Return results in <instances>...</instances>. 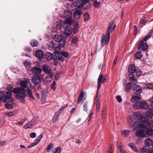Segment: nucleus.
Segmentation results:
<instances>
[{"label": "nucleus", "mask_w": 153, "mask_h": 153, "mask_svg": "<svg viewBox=\"0 0 153 153\" xmlns=\"http://www.w3.org/2000/svg\"><path fill=\"white\" fill-rule=\"evenodd\" d=\"M114 21L112 20L110 22L108 28L106 31V34H102L101 40V45L104 47L106 44L108 45L109 42L110 34L116 28V25H113Z\"/></svg>", "instance_id": "f257e3e1"}, {"label": "nucleus", "mask_w": 153, "mask_h": 153, "mask_svg": "<svg viewBox=\"0 0 153 153\" xmlns=\"http://www.w3.org/2000/svg\"><path fill=\"white\" fill-rule=\"evenodd\" d=\"M106 76H103L102 74H100L98 79L97 90L96 96L94 98V102L96 104V111L99 112L100 107V96L99 95V89L101 86V83L104 82L106 80Z\"/></svg>", "instance_id": "f03ea898"}, {"label": "nucleus", "mask_w": 153, "mask_h": 153, "mask_svg": "<svg viewBox=\"0 0 153 153\" xmlns=\"http://www.w3.org/2000/svg\"><path fill=\"white\" fill-rule=\"evenodd\" d=\"M152 36L150 35L146 36L144 37L143 40L140 42L138 44L137 49L140 50L141 49L143 51H145L148 49V45L146 43V41L149 39Z\"/></svg>", "instance_id": "7ed1b4c3"}, {"label": "nucleus", "mask_w": 153, "mask_h": 153, "mask_svg": "<svg viewBox=\"0 0 153 153\" xmlns=\"http://www.w3.org/2000/svg\"><path fill=\"white\" fill-rule=\"evenodd\" d=\"M54 40L56 42H59V45L61 47H63L66 44V41L64 38L60 35L57 34L54 36Z\"/></svg>", "instance_id": "20e7f679"}, {"label": "nucleus", "mask_w": 153, "mask_h": 153, "mask_svg": "<svg viewBox=\"0 0 153 153\" xmlns=\"http://www.w3.org/2000/svg\"><path fill=\"white\" fill-rule=\"evenodd\" d=\"M25 92V90L22 88L19 93L16 95V97L17 99H21V102L23 104L25 103V98L27 96V94Z\"/></svg>", "instance_id": "39448f33"}, {"label": "nucleus", "mask_w": 153, "mask_h": 153, "mask_svg": "<svg viewBox=\"0 0 153 153\" xmlns=\"http://www.w3.org/2000/svg\"><path fill=\"white\" fill-rule=\"evenodd\" d=\"M146 124L144 121H143L142 122L136 121L133 124V128L134 130H136L138 128H146L147 127Z\"/></svg>", "instance_id": "423d86ee"}, {"label": "nucleus", "mask_w": 153, "mask_h": 153, "mask_svg": "<svg viewBox=\"0 0 153 153\" xmlns=\"http://www.w3.org/2000/svg\"><path fill=\"white\" fill-rule=\"evenodd\" d=\"M20 85L21 87L25 89V88H29L31 87V85L30 82L27 80H24L21 81Z\"/></svg>", "instance_id": "0eeeda50"}, {"label": "nucleus", "mask_w": 153, "mask_h": 153, "mask_svg": "<svg viewBox=\"0 0 153 153\" xmlns=\"http://www.w3.org/2000/svg\"><path fill=\"white\" fill-rule=\"evenodd\" d=\"M83 2L82 0H75L74 2L73 5L78 8H82L84 5Z\"/></svg>", "instance_id": "6e6552de"}, {"label": "nucleus", "mask_w": 153, "mask_h": 153, "mask_svg": "<svg viewBox=\"0 0 153 153\" xmlns=\"http://www.w3.org/2000/svg\"><path fill=\"white\" fill-rule=\"evenodd\" d=\"M142 129V130H138L136 131V135L139 138H143L145 136V132L144 130L145 128Z\"/></svg>", "instance_id": "1a4fd4ad"}, {"label": "nucleus", "mask_w": 153, "mask_h": 153, "mask_svg": "<svg viewBox=\"0 0 153 153\" xmlns=\"http://www.w3.org/2000/svg\"><path fill=\"white\" fill-rule=\"evenodd\" d=\"M133 90L135 94L138 95L141 92L142 88L139 85H135L133 88Z\"/></svg>", "instance_id": "9d476101"}, {"label": "nucleus", "mask_w": 153, "mask_h": 153, "mask_svg": "<svg viewBox=\"0 0 153 153\" xmlns=\"http://www.w3.org/2000/svg\"><path fill=\"white\" fill-rule=\"evenodd\" d=\"M41 79L38 76H34L32 79V83L35 85H38L41 82Z\"/></svg>", "instance_id": "9b49d317"}, {"label": "nucleus", "mask_w": 153, "mask_h": 153, "mask_svg": "<svg viewBox=\"0 0 153 153\" xmlns=\"http://www.w3.org/2000/svg\"><path fill=\"white\" fill-rule=\"evenodd\" d=\"M82 13V11L80 10H75L73 14V16L74 18L75 19H79Z\"/></svg>", "instance_id": "f8f14e48"}, {"label": "nucleus", "mask_w": 153, "mask_h": 153, "mask_svg": "<svg viewBox=\"0 0 153 153\" xmlns=\"http://www.w3.org/2000/svg\"><path fill=\"white\" fill-rule=\"evenodd\" d=\"M31 71L33 74L38 75L40 74L42 71V70L40 68L37 67L33 68Z\"/></svg>", "instance_id": "ddd939ff"}, {"label": "nucleus", "mask_w": 153, "mask_h": 153, "mask_svg": "<svg viewBox=\"0 0 153 153\" xmlns=\"http://www.w3.org/2000/svg\"><path fill=\"white\" fill-rule=\"evenodd\" d=\"M42 68L43 71L48 74H52L49 67L48 65H43Z\"/></svg>", "instance_id": "4468645a"}, {"label": "nucleus", "mask_w": 153, "mask_h": 153, "mask_svg": "<svg viewBox=\"0 0 153 153\" xmlns=\"http://www.w3.org/2000/svg\"><path fill=\"white\" fill-rule=\"evenodd\" d=\"M36 120L34 119V118L33 119L27 124L25 126V128L26 129H27L30 128L33 126L34 125L35 123Z\"/></svg>", "instance_id": "2eb2a0df"}, {"label": "nucleus", "mask_w": 153, "mask_h": 153, "mask_svg": "<svg viewBox=\"0 0 153 153\" xmlns=\"http://www.w3.org/2000/svg\"><path fill=\"white\" fill-rule=\"evenodd\" d=\"M152 109H151L148 110L147 111L146 113V118L145 119V120H144L145 123H146L147 124L146 121L148 119H149V118H148V117H150L151 118V117L153 116V110H152Z\"/></svg>", "instance_id": "dca6fc26"}, {"label": "nucleus", "mask_w": 153, "mask_h": 153, "mask_svg": "<svg viewBox=\"0 0 153 153\" xmlns=\"http://www.w3.org/2000/svg\"><path fill=\"white\" fill-rule=\"evenodd\" d=\"M52 46H49V47H51V48L55 51V52L56 53V54L60 53L61 51V48L60 47L58 46L55 47L54 45V44L53 43H52Z\"/></svg>", "instance_id": "f3484780"}, {"label": "nucleus", "mask_w": 153, "mask_h": 153, "mask_svg": "<svg viewBox=\"0 0 153 153\" xmlns=\"http://www.w3.org/2000/svg\"><path fill=\"white\" fill-rule=\"evenodd\" d=\"M64 34L66 35H68L72 33V28L69 26L66 27L64 29Z\"/></svg>", "instance_id": "a211bd4d"}, {"label": "nucleus", "mask_w": 153, "mask_h": 153, "mask_svg": "<svg viewBox=\"0 0 153 153\" xmlns=\"http://www.w3.org/2000/svg\"><path fill=\"white\" fill-rule=\"evenodd\" d=\"M35 55L37 58L42 59L43 57L44 54L42 51L39 50L36 52Z\"/></svg>", "instance_id": "6ab92c4d"}, {"label": "nucleus", "mask_w": 153, "mask_h": 153, "mask_svg": "<svg viewBox=\"0 0 153 153\" xmlns=\"http://www.w3.org/2000/svg\"><path fill=\"white\" fill-rule=\"evenodd\" d=\"M6 97L7 100V102H12L13 101V98L11 97V92L10 91H8L6 93Z\"/></svg>", "instance_id": "aec40b11"}, {"label": "nucleus", "mask_w": 153, "mask_h": 153, "mask_svg": "<svg viewBox=\"0 0 153 153\" xmlns=\"http://www.w3.org/2000/svg\"><path fill=\"white\" fill-rule=\"evenodd\" d=\"M53 59L54 60H59L61 62H63L64 60V59L61 53L56 54L55 57H53Z\"/></svg>", "instance_id": "412c9836"}, {"label": "nucleus", "mask_w": 153, "mask_h": 153, "mask_svg": "<svg viewBox=\"0 0 153 153\" xmlns=\"http://www.w3.org/2000/svg\"><path fill=\"white\" fill-rule=\"evenodd\" d=\"M149 106L148 103L144 101L140 102V109H146L149 108Z\"/></svg>", "instance_id": "4be33fe9"}, {"label": "nucleus", "mask_w": 153, "mask_h": 153, "mask_svg": "<svg viewBox=\"0 0 153 153\" xmlns=\"http://www.w3.org/2000/svg\"><path fill=\"white\" fill-rule=\"evenodd\" d=\"M133 73H129V74L126 75V76L127 77H129L134 83L137 82V80L135 79L134 76L133 74Z\"/></svg>", "instance_id": "5701e85b"}, {"label": "nucleus", "mask_w": 153, "mask_h": 153, "mask_svg": "<svg viewBox=\"0 0 153 153\" xmlns=\"http://www.w3.org/2000/svg\"><path fill=\"white\" fill-rule=\"evenodd\" d=\"M128 70L129 73H134L135 72L136 70L135 65L134 64L130 65L128 67Z\"/></svg>", "instance_id": "b1692460"}, {"label": "nucleus", "mask_w": 153, "mask_h": 153, "mask_svg": "<svg viewBox=\"0 0 153 153\" xmlns=\"http://www.w3.org/2000/svg\"><path fill=\"white\" fill-rule=\"evenodd\" d=\"M133 116L135 119L136 120H142V115L139 112H135L133 113Z\"/></svg>", "instance_id": "393cba45"}, {"label": "nucleus", "mask_w": 153, "mask_h": 153, "mask_svg": "<svg viewBox=\"0 0 153 153\" xmlns=\"http://www.w3.org/2000/svg\"><path fill=\"white\" fill-rule=\"evenodd\" d=\"M146 146L149 147L153 145V140L149 138H147L145 141Z\"/></svg>", "instance_id": "a878e982"}, {"label": "nucleus", "mask_w": 153, "mask_h": 153, "mask_svg": "<svg viewBox=\"0 0 153 153\" xmlns=\"http://www.w3.org/2000/svg\"><path fill=\"white\" fill-rule=\"evenodd\" d=\"M26 91L27 94L29 98L32 100H35V98L32 94V91L29 88H27Z\"/></svg>", "instance_id": "bb28decb"}, {"label": "nucleus", "mask_w": 153, "mask_h": 153, "mask_svg": "<svg viewBox=\"0 0 153 153\" xmlns=\"http://www.w3.org/2000/svg\"><path fill=\"white\" fill-rule=\"evenodd\" d=\"M46 58L49 61L52 60L53 57V55L50 52H47L45 54Z\"/></svg>", "instance_id": "cd10ccee"}, {"label": "nucleus", "mask_w": 153, "mask_h": 153, "mask_svg": "<svg viewBox=\"0 0 153 153\" xmlns=\"http://www.w3.org/2000/svg\"><path fill=\"white\" fill-rule=\"evenodd\" d=\"M132 83L131 82H130L127 84L125 88V91L126 92H129L131 89L132 86Z\"/></svg>", "instance_id": "c85d7f7f"}, {"label": "nucleus", "mask_w": 153, "mask_h": 153, "mask_svg": "<svg viewBox=\"0 0 153 153\" xmlns=\"http://www.w3.org/2000/svg\"><path fill=\"white\" fill-rule=\"evenodd\" d=\"M146 135L148 136H152L153 135V129L151 128H148L145 131Z\"/></svg>", "instance_id": "c756f323"}, {"label": "nucleus", "mask_w": 153, "mask_h": 153, "mask_svg": "<svg viewBox=\"0 0 153 153\" xmlns=\"http://www.w3.org/2000/svg\"><path fill=\"white\" fill-rule=\"evenodd\" d=\"M0 100L4 102H7V99L5 94L3 92H0Z\"/></svg>", "instance_id": "7c9ffc66"}, {"label": "nucleus", "mask_w": 153, "mask_h": 153, "mask_svg": "<svg viewBox=\"0 0 153 153\" xmlns=\"http://www.w3.org/2000/svg\"><path fill=\"white\" fill-rule=\"evenodd\" d=\"M131 131L129 130H126L122 131L121 134L123 137H126L130 134Z\"/></svg>", "instance_id": "2f4dec72"}, {"label": "nucleus", "mask_w": 153, "mask_h": 153, "mask_svg": "<svg viewBox=\"0 0 153 153\" xmlns=\"http://www.w3.org/2000/svg\"><path fill=\"white\" fill-rule=\"evenodd\" d=\"M146 122L147 124L149 127H153V119L152 117L148 119Z\"/></svg>", "instance_id": "473e14b6"}, {"label": "nucleus", "mask_w": 153, "mask_h": 153, "mask_svg": "<svg viewBox=\"0 0 153 153\" xmlns=\"http://www.w3.org/2000/svg\"><path fill=\"white\" fill-rule=\"evenodd\" d=\"M49 75L46 76L45 79V81L47 83L50 82L52 79V74H48Z\"/></svg>", "instance_id": "72a5a7b5"}, {"label": "nucleus", "mask_w": 153, "mask_h": 153, "mask_svg": "<svg viewBox=\"0 0 153 153\" xmlns=\"http://www.w3.org/2000/svg\"><path fill=\"white\" fill-rule=\"evenodd\" d=\"M141 99L140 95L135 96L132 97L131 99V101L132 102L139 101L138 100Z\"/></svg>", "instance_id": "f704fd0d"}, {"label": "nucleus", "mask_w": 153, "mask_h": 153, "mask_svg": "<svg viewBox=\"0 0 153 153\" xmlns=\"http://www.w3.org/2000/svg\"><path fill=\"white\" fill-rule=\"evenodd\" d=\"M133 102H134L133 105V107L134 108L136 109H140V102L139 101H138Z\"/></svg>", "instance_id": "c9c22d12"}, {"label": "nucleus", "mask_w": 153, "mask_h": 153, "mask_svg": "<svg viewBox=\"0 0 153 153\" xmlns=\"http://www.w3.org/2000/svg\"><path fill=\"white\" fill-rule=\"evenodd\" d=\"M43 137V135L42 134H41L34 141V143H35V145H36L38 144L40 142L41 139Z\"/></svg>", "instance_id": "e433bc0d"}, {"label": "nucleus", "mask_w": 153, "mask_h": 153, "mask_svg": "<svg viewBox=\"0 0 153 153\" xmlns=\"http://www.w3.org/2000/svg\"><path fill=\"white\" fill-rule=\"evenodd\" d=\"M142 54L141 51L137 52L135 54L134 57L136 59H140L141 58Z\"/></svg>", "instance_id": "4c0bfd02"}, {"label": "nucleus", "mask_w": 153, "mask_h": 153, "mask_svg": "<svg viewBox=\"0 0 153 153\" xmlns=\"http://www.w3.org/2000/svg\"><path fill=\"white\" fill-rule=\"evenodd\" d=\"M72 14L70 12L66 11L64 13V16L65 19L72 17Z\"/></svg>", "instance_id": "58836bf2"}, {"label": "nucleus", "mask_w": 153, "mask_h": 153, "mask_svg": "<svg viewBox=\"0 0 153 153\" xmlns=\"http://www.w3.org/2000/svg\"><path fill=\"white\" fill-rule=\"evenodd\" d=\"M134 118L132 116H129L127 119V122L129 126H131L132 123L134 122Z\"/></svg>", "instance_id": "ea45409f"}, {"label": "nucleus", "mask_w": 153, "mask_h": 153, "mask_svg": "<svg viewBox=\"0 0 153 153\" xmlns=\"http://www.w3.org/2000/svg\"><path fill=\"white\" fill-rule=\"evenodd\" d=\"M129 146L134 151L138 152V150L136 149L135 145L134 143H131L129 144Z\"/></svg>", "instance_id": "a19ab883"}, {"label": "nucleus", "mask_w": 153, "mask_h": 153, "mask_svg": "<svg viewBox=\"0 0 153 153\" xmlns=\"http://www.w3.org/2000/svg\"><path fill=\"white\" fill-rule=\"evenodd\" d=\"M73 21L72 17L70 18H66L65 19V22L66 24L68 25H71Z\"/></svg>", "instance_id": "79ce46f5"}, {"label": "nucleus", "mask_w": 153, "mask_h": 153, "mask_svg": "<svg viewBox=\"0 0 153 153\" xmlns=\"http://www.w3.org/2000/svg\"><path fill=\"white\" fill-rule=\"evenodd\" d=\"M84 20L86 22L89 20L90 19V16L87 13H85L84 15Z\"/></svg>", "instance_id": "37998d69"}, {"label": "nucleus", "mask_w": 153, "mask_h": 153, "mask_svg": "<svg viewBox=\"0 0 153 153\" xmlns=\"http://www.w3.org/2000/svg\"><path fill=\"white\" fill-rule=\"evenodd\" d=\"M84 97V94L83 92L80 93L78 97L77 103L79 104L82 100Z\"/></svg>", "instance_id": "c03bdc74"}, {"label": "nucleus", "mask_w": 153, "mask_h": 153, "mask_svg": "<svg viewBox=\"0 0 153 153\" xmlns=\"http://www.w3.org/2000/svg\"><path fill=\"white\" fill-rule=\"evenodd\" d=\"M59 114H57V113H56L54 115L52 119V122L53 123H55L57 120Z\"/></svg>", "instance_id": "a18cd8bd"}, {"label": "nucleus", "mask_w": 153, "mask_h": 153, "mask_svg": "<svg viewBox=\"0 0 153 153\" xmlns=\"http://www.w3.org/2000/svg\"><path fill=\"white\" fill-rule=\"evenodd\" d=\"M149 149V147L145 146L140 149V151L142 153H145Z\"/></svg>", "instance_id": "49530a36"}, {"label": "nucleus", "mask_w": 153, "mask_h": 153, "mask_svg": "<svg viewBox=\"0 0 153 153\" xmlns=\"http://www.w3.org/2000/svg\"><path fill=\"white\" fill-rule=\"evenodd\" d=\"M101 2L100 1H97V0L94 1V6L96 8H99L100 6Z\"/></svg>", "instance_id": "de8ad7c7"}, {"label": "nucleus", "mask_w": 153, "mask_h": 153, "mask_svg": "<svg viewBox=\"0 0 153 153\" xmlns=\"http://www.w3.org/2000/svg\"><path fill=\"white\" fill-rule=\"evenodd\" d=\"M22 88V87H20L18 88H14L13 90V92L15 94H17L19 93Z\"/></svg>", "instance_id": "09e8293b"}, {"label": "nucleus", "mask_w": 153, "mask_h": 153, "mask_svg": "<svg viewBox=\"0 0 153 153\" xmlns=\"http://www.w3.org/2000/svg\"><path fill=\"white\" fill-rule=\"evenodd\" d=\"M61 148L57 147L55 148L53 151V153H60L61 152Z\"/></svg>", "instance_id": "8fccbe9b"}, {"label": "nucleus", "mask_w": 153, "mask_h": 153, "mask_svg": "<svg viewBox=\"0 0 153 153\" xmlns=\"http://www.w3.org/2000/svg\"><path fill=\"white\" fill-rule=\"evenodd\" d=\"M31 45L33 47H36L39 44L38 42L36 41L33 40L30 42Z\"/></svg>", "instance_id": "3c124183"}, {"label": "nucleus", "mask_w": 153, "mask_h": 153, "mask_svg": "<svg viewBox=\"0 0 153 153\" xmlns=\"http://www.w3.org/2000/svg\"><path fill=\"white\" fill-rule=\"evenodd\" d=\"M16 111H13L12 112H7L5 113V115L8 116H12L15 114Z\"/></svg>", "instance_id": "603ef678"}, {"label": "nucleus", "mask_w": 153, "mask_h": 153, "mask_svg": "<svg viewBox=\"0 0 153 153\" xmlns=\"http://www.w3.org/2000/svg\"><path fill=\"white\" fill-rule=\"evenodd\" d=\"M24 65L25 67H29L31 65V63L29 61L27 60L25 62Z\"/></svg>", "instance_id": "864d4df0"}, {"label": "nucleus", "mask_w": 153, "mask_h": 153, "mask_svg": "<svg viewBox=\"0 0 153 153\" xmlns=\"http://www.w3.org/2000/svg\"><path fill=\"white\" fill-rule=\"evenodd\" d=\"M88 103L87 102H86L83 103V107L84 108V110L85 111H88Z\"/></svg>", "instance_id": "5fc2aeb1"}, {"label": "nucleus", "mask_w": 153, "mask_h": 153, "mask_svg": "<svg viewBox=\"0 0 153 153\" xmlns=\"http://www.w3.org/2000/svg\"><path fill=\"white\" fill-rule=\"evenodd\" d=\"M78 38L76 37H74L71 40V42L73 44L76 43L78 42Z\"/></svg>", "instance_id": "6e6d98bb"}, {"label": "nucleus", "mask_w": 153, "mask_h": 153, "mask_svg": "<svg viewBox=\"0 0 153 153\" xmlns=\"http://www.w3.org/2000/svg\"><path fill=\"white\" fill-rule=\"evenodd\" d=\"M146 87L144 85V87L146 88H149V89H152L153 88V85L150 83H147L146 85H145Z\"/></svg>", "instance_id": "4d7b16f0"}, {"label": "nucleus", "mask_w": 153, "mask_h": 153, "mask_svg": "<svg viewBox=\"0 0 153 153\" xmlns=\"http://www.w3.org/2000/svg\"><path fill=\"white\" fill-rule=\"evenodd\" d=\"M56 83L55 81H53V83L51 84V88L54 91L56 89Z\"/></svg>", "instance_id": "13d9d810"}, {"label": "nucleus", "mask_w": 153, "mask_h": 153, "mask_svg": "<svg viewBox=\"0 0 153 153\" xmlns=\"http://www.w3.org/2000/svg\"><path fill=\"white\" fill-rule=\"evenodd\" d=\"M62 55L65 58H67L69 56V53L67 52H62L61 53Z\"/></svg>", "instance_id": "bf43d9fd"}, {"label": "nucleus", "mask_w": 153, "mask_h": 153, "mask_svg": "<svg viewBox=\"0 0 153 153\" xmlns=\"http://www.w3.org/2000/svg\"><path fill=\"white\" fill-rule=\"evenodd\" d=\"M118 148L119 149L123 148V144L121 142H118L117 143Z\"/></svg>", "instance_id": "052dcab7"}, {"label": "nucleus", "mask_w": 153, "mask_h": 153, "mask_svg": "<svg viewBox=\"0 0 153 153\" xmlns=\"http://www.w3.org/2000/svg\"><path fill=\"white\" fill-rule=\"evenodd\" d=\"M116 98L117 99V101L119 102H121L122 101V99L121 97V96L120 95L117 96L116 97Z\"/></svg>", "instance_id": "680f3d73"}, {"label": "nucleus", "mask_w": 153, "mask_h": 153, "mask_svg": "<svg viewBox=\"0 0 153 153\" xmlns=\"http://www.w3.org/2000/svg\"><path fill=\"white\" fill-rule=\"evenodd\" d=\"M136 75L138 76H140L142 74V72L140 70H137L136 71Z\"/></svg>", "instance_id": "e2e57ef3"}, {"label": "nucleus", "mask_w": 153, "mask_h": 153, "mask_svg": "<svg viewBox=\"0 0 153 153\" xmlns=\"http://www.w3.org/2000/svg\"><path fill=\"white\" fill-rule=\"evenodd\" d=\"M53 147V144L51 143L49 144L48 146L47 150L48 151L51 150V149Z\"/></svg>", "instance_id": "0e129e2a"}, {"label": "nucleus", "mask_w": 153, "mask_h": 153, "mask_svg": "<svg viewBox=\"0 0 153 153\" xmlns=\"http://www.w3.org/2000/svg\"><path fill=\"white\" fill-rule=\"evenodd\" d=\"M5 106L7 108L9 109H11L12 108V105L8 103L6 104H5Z\"/></svg>", "instance_id": "69168bd1"}, {"label": "nucleus", "mask_w": 153, "mask_h": 153, "mask_svg": "<svg viewBox=\"0 0 153 153\" xmlns=\"http://www.w3.org/2000/svg\"><path fill=\"white\" fill-rule=\"evenodd\" d=\"M36 134L35 132H32L30 133V136L31 138H34L36 137Z\"/></svg>", "instance_id": "338daca9"}, {"label": "nucleus", "mask_w": 153, "mask_h": 153, "mask_svg": "<svg viewBox=\"0 0 153 153\" xmlns=\"http://www.w3.org/2000/svg\"><path fill=\"white\" fill-rule=\"evenodd\" d=\"M79 27V25L78 23H76L74 27V29L78 30Z\"/></svg>", "instance_id": "774afa93"}]
</instances>
